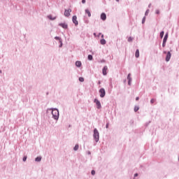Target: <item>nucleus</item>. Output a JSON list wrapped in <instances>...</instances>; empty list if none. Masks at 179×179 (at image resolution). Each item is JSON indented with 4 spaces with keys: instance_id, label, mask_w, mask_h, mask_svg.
Masks as SVG:
<instances>
[{
    "instance_id": "obj_1",
    "label": "nucleus",
    "mask_w": 179,
    "mask_h": 179,
    "mask_svg": "<svg viewBox=\"0 0 179 179\" xmlns=\"http://www.w3.org/2000/svg\"><path fill=\"white\" fill-rule=\"evenodd\" d=\"M48 111H52V118L53 120H55L56 121H58L59 120V110L57 108H48Z\"/></svg>"
},
{
    "instance_id": "obj_2",
    "label": "nucleus",
    "mask_w": 179,
    "mask_h": 179,
    "mask_svg": "<svg viewBox=\"0 0 179 179\" xmlns=\"http://www.w3.org/2000/svg\"><path fill=\"white\" fill-rule=\"evenodd\" d=\"M93 138L94 141L95 142H99L100 141V133L99 132V130H97L96 128L94 129V134H93Z\"/></svg>"
},
{
    "instance_id": "obj_3",
    "label": "nucleus",
    "mask_w": 179,
    "mask_h": 179,
    "mask_svg": "<svg viewBox=\"0 0 179 179\" xmlns=\"http://www.w3.org/2000/svg\"><path fill=\"white\" fill-rule=\"evenodd\" d=\"M164 54H166V58H165V61L166 62H169V61H170L171 58V52H166V51H164Z\"/></svg>"
},
{
    "instance_id": "obj_4",
    "label": "nucleus",
    "mask_w": 179,
    "mask_h": 179,
    "mask_svg": "<svg viewBox=\"0 0 179 179\" xmlns=\"http://www.w3.org/2000/svg\"><path fill=\"white\" fill-rule=\"evenodd\" d=\"M99 94L101 99H103V97H106V90H104V88H101L99 90Z\"/></svg>"
},
{
    "instance_id": "obj_5",
    "label": "nucleus",
    "mask_w": 179,
    "mask_h": 179,
    "mask_svg": "<svg viewBox=\"0 0 179 179\" xmlns=\"http://www.w3.org/2000/svg\"><path fill=\"white\" fill-rule=\"evenodd\" d=\"M94 103H95L96 108H98V110H100V108H101V103H100V101H99V99H95L94 100Z\"/></svg>"
},
{
    "instance_id": "obj_6",
    "label": "nucleus",
    "mask_w": 179,
    "mask_h": 179,
    "mask_svg": "<svg viewBox=\"0 0 179 179\" xmlns=\"http://www.w3.org/2000/svg\"><path fill=\"white\" fill-rule=\"evenodd\" d=\"M71 12H72V9H71V8H69L68 10L65 9L64 10V16L66 17H69V16H71Z\"/></svg>"
},
{
    "instance_id": "obj_7",
    "label": "nucleus",
    "mask_w": 179,
    "mask_h": 179,
    "mask_svg": "<svg viewBox=\"0 0 179 179\" xmlns=\"http://www.w3.org/2000/svg\"><path fill=\"white\" fill-rule=\"evenodd\" d=\"M72 22L75 24V26H78V24H79V22H78V17H76V15L73 16Z\"/></svg>"
},
{
    "instance_id": "obj_8",
    "label": "nucleus",
    "mask_w": 179,
    "mask_h": 179,
    "mask_svg": "<svg viewBox=\"0 0 179 179\" xmlns=\"http://www.w3.org/2000/svg\"><path fill=\"white\" fill-rule=\"evenodd\" d=\"M55 40H57L59 41V43H61V45H59V48H62V47L63 45L62 38H61V37H59V36H55Z\"/></svg>"
},
{
    "instance_id": "obj_9",
    "label": "nucleus",
    "mask_w": 179,
    "mask_h": 179,
    "mask_svg": "<svg viewBox=\"0 0 179 179\" xmlns=\"http://www.w3.org/2000/svg\"><path fill=\"white\" fill-rule=\"evenodd\" d=\"M107 71H108V67L107 66H104L102 69V73L103 76H106V75H107Z\"/></svg>"
},
{
    "instance_id": "obj_10",
    "label": "nucleus",
    "mask_w": 179,
    "mask_h": 179,
    "mask_svg": "<svg viewBox=\"0 0 179 179\" xmlns=\"http://www.w3.org/2000/svg\"><path fill=\"white\" fill-rule=\"evenodd\" d=\"M59 26H60V27H62V29H64V30H66V29H68V24L64 22V23H59Z\"/></svg>"
},
{
    "instance_id": "obj_11",
    "label": "nucleus",
    "mask_w": 179,
    "mask_h": 179,
    "mask_svg": "<svg viewBox=\"0 0 179 179\" xmlns=\"http://www.w3.org/2000/svg\"><path fill=\"white\" fill-rule=\"evenodd\" d=\"M127 80H128V85H129V86H131V83L132 82V78H131V73H129L127 75Z\"/></svg>"
},
{
    "instance_id": "obj_12",
    "label": "nucleus",
    "mask_w": 179,
    "mask_h": 179,
    "mask_svg": "<svg viewBox=\"0 0 179 179\" xmlns=\"http://www.w3.org/2000/svg\"><path fill=\"white\" fill-rule=\"evenodd\" d=\"M101 20H106L107 19V15H106V13H102L101 14Z\"/></svg>"
},
{
    "instance_id": "obj_13",
    "label": "nucleus",
    "mask_w": 179,
    "mask_h": 179,
    "mask_svg": "<svg viewBox=\"0 0 179 179\" xmlns=\"http://www.w3.org/2000/svg\"><path fill=\"white\" fill-rule=\"evenodd\" d=\"M76 66H77V68H80V66H82V62L76 61Z\"/></svg>"
},
{
    "instance_id": "obj_14",
    "label": "nucleus",
    "mask_w": 179,
    "mask_h": 179,
    "mask_svg": "<svg viewBox=\"0 0 179 179\" xmlns=\"http://www.w3.org/2000/svg\"><path fill=\"white\" fill-rule=\"evenodd\" d=\"M167 38H169V33H166V34L164 35L163 41L165 42V43H167Z\"/></svg>"
},
{
    "instance_id": "obj_15",
    "label": "nucleus",
    "mask_w": 179,
    "mask_h": 179,
    "mask_svg": "<svg viewBox=\"0 0 179 179\" xmlns=\"http://www.w3.org/2000/svg\"><path fill=\"white\" fill-rule=\"evenodd\" d=\"M85 13L88 15V17H90V16H92V13H90V10H89V9H85Z\"/></svg>"
},
{
    "instance_id": "obj_16",
    "label": "nucleus",
    "mask_w": 179,
    "mask_h": 179,
    "mask_svg": "<svg viewBox=\"0 0 179 179\" xmlns=\"http://www.w3.org/2000/svg\"><path fill=\"white\" fill-rule=\"evenodd\" d=\"M100 43H101V44L102 45H106V43H107V41H106V39L102 38V39H101Z\"/></svg>"
},
{
    "instance_id": "obj_17",
    "label": "nucleus",
    "mask_w": 179,
    "mask_h": 179,
    "mask_svg": "<svg viewBox=\"0 0 179 179\" xmlns=\"http://www.w3.org/2000/svg\"><path fill=\"white\" fill-rule=\"evenodd\" d=\"M48 17L50 19V20H55L57 19V17H53L51 15H48Z\"/></svg>"
},
{
    "instance_id": "obj_18",
    "label": "nucleus",
    "mask_w": 179,
    "mask_h": 179,
    "mask_svg": "<svg viewBox=\"0 0 179 179\" xmlns=\"http://www.w3.org/2000/svg\"><path fill=\"white\" fill-rule=\"evenodd\" d=\"M136 58H139V49H137L135 52Z\"/></svg>"
},
{
    "instance_id": "obj_19",
    "label": "nucleus",
    "mask_w": 179,
    "mask_h": 179,
    "mask_svg": "<svg viewBox=\"0 0 179 179\" xmlns=\"http://www.w3.org/2000/svg\"><path fill=\"white\" fill-rule=\"evenodd\" d=\"M87 59H88L89 61H92V60H93V55H88V56H87Z\"/></svg>"
},
{
    "instance_id": "obj_20",
    "label": "nucleus",
    "mask_w": 179,
    "mask_h": 179,
    "mask_svg": "<svg viewBox=\"0 0 179 179\" xmlns=\"http://www.w3.org/2000/svg\"><path fill=\"white\" fill-rule=\"evenodd\" d=\"M159 36L161 38H163L164 37V31H161Z\"/></svg>"
},
{
    "instance_id": "obj_21",
    "label": "nucleus",
    "mask_w": 179,
    "mask_h": 179,
    "mask_svg": "<svg viewBox=\"0 0 179 179\" xmlns=\"http://www.w3.org/2000/svg\"><path fill=\"white\" fill-rule=\"evenodd\" d=\"M41 157H37L36 158H35V162H41Z\"/></svg>"
},
{
    "instance_id": "obj_22",
    "label": "nucleus",
    "mask_w": 179,
    "mask_h": 179,
    "mask_svg": "<svg viewBox=\"0 0 179 179\" xmlns=\"http://www.w3.org/2000/svg\"><path fill=\"white\" fill-rule=\"evenodd\" d=\"M79 150V145L76 144L73 148V150Z\"/></svg>"
},
{
    "instance_id": "obj_23",
    "label": "nucleus",
    "mask_w": 179,
    "mask_h": 179,
    "mask_svg": "<svg viewBox=\"0 0 179 179\" xmlns=\"http://www.w3.org/2000/svg\"><path fill=\"white\" fill-rule=\"evenodd\" d=\"M134 41V38H132V37H129L128 38V39H127V41L129 42V43H131V41Z\"/></svg>"
},
{
    "instance_id": "obj_24",
    "label": "nucleus",
    "mask_w": 179,
    "mask_h": 179,
    "mask_svg": "<svg viewBox=\"0 0 179 179\" xmlns=\"http://www.w3.org/2000/svg\"><path fill=\"white\" fill-rule=\"evenodd\" d=\"M145 22H146V16H144L142 19V24H145Z\"/></svg>"
},
{
    "instance_id": "obj_25",
    "label": "nucleus",
    "mask_w": 179,
    "mask_h": 179,
    "mask_svg": "<svg viewBox=\"0 0 179 179\" xmlns=\"http://www.w3.org/2000/svg\"><path fill=\"white\" fill-rule=\"evenodd\" d=\"M78 80H79V82H85V78H83V77H80L78 78Z\"/></svg>"
},
{
    "instance_id": "obj_26",
    "label": "nucleus",
    "mask_w": 179,
    "mask_h": 179,
    "mask_svg": "<svg viewBox=\"0 0 179 179\" xmlns=\"http://www.w3.org/2000/svg\"><path fill=\"white\" fill-rule=\"evenodd\" d=\"M139 110V106H135L134 107V112L136 113Z\"/></svg>"
},
{
    "instance_id": "obj_27",
    "label": "nucleus",
    "mask_w": 179,
    "mask_h": 179,
    "mask_svg": "<svg viewBox=\"0 0 179 179\" xmlns=\"http://www.w3.org/2000/svg\"><path fill=\"white\" fill-rule=\"evenodd\" d=\"M149 9L146 10L145 13V16H148L149 15Z\"/></svg>"
},
{
    "instance_id": "obj_28",
    "label": "nucleus",
    "mask_w": 179,
    "mask_h": 179,
    "mask_svg": "<svg viewBox=\"0 0 179 179\" xmlns=\"http://www.w3.org/2000/svg\"><path fill=\"white\" fill-rule=\"evenodd\" d=\"M91 174H92V176H94V175L96 174V171L92 170V171H91Z\"/></svg>"
},
{
    "instance_id": "obj_29",
    "label": "nucleus",
    "mask_w": 179,
    "mask_h": 179,
    "mask_svg": "<svg viewBox=\"0 0 179 179\" xmlns=\"http://www.w3.org/2000/svg\"><path fill=\"white\" fill-rule=\"evenodd\" d=\"M26 160H27V156H24V157L22 158V162H26Z\"/></svg>"
},
{
    "instance_id": "obj_30",
    "label": "nucleus",
    "mask_w": 179,
    "mask_h": 179,
    "mask_svg": "<svg viewBox=\"0 0 179 179\" xmlns=\"http://www.w3.org/2000/svg\"><path fill=\"white\" fill-rule=\"evenodd\" d=\"M155 13H156L157 15H160V10H155Z\"/></svg>"
},
{
    "instance_id": "obj_31",
    "label": "nucleus",
    "mask_w": 179,
    "mask_h": 179,
    "mask_svg": "<svg viewBox=\"0 0 179 179\" xmlns=\"http://www.w3.org/2000/svg\"><path fill=\"white\" fill-rule=\"evenodd\" d=\"M155 99H152L150 100V103H151V104H153V103H155Z\"/></svg>"
},
{
    "instance_id": "obj_32",
    "label": "nucleus",
    "mask_w": 179,
    "mask_h": 179,
    "mask_svg": "<svg viewBox=\"0 0 179 179\" xmlns=\"http://www.w3.org/2000/svg\"><path fill=\"white\" fill-rule=\"evenodd\" d=\"M167 42H164V41H163V43H162V47H166V43Z\"/></svg>"
},
{
    "instance_id": "obj_33",
    "label": "nucleus",
    "mask_w": 179,
    "mask_h": 179,
    "mask_svg": "<svg viewBox=\"0 0 179 179\" xmlns=\"http://www.w3.org/2000/svg\"><path fill=\"white\" fill-rule=\"evenodd\" d=\"M108 125H109V123H106V128L108 129Z\"/></svg>"
},
{
    "instance_id": "obj_34",
    "label": "nucleus",
    "mask_w": 179,
    "mask_h": 179,
    "mask_svg": "<svg viewBox=\"0 0 179 179\" xmlns=\"http://www.w3.org/2000/svg\"><path fill=\"white\" fill-rule=\"evenodd\" d=\"M82 3H86V0H82Z\"/></svg>"
},
{
    "instance_id": "obj_35",
    "label": "nucleus",
    "mask_w": 179,
    "mask_h": 179,
    "mask_svg": "<svg viewBox=\"0 0 179 179\" xmlns=\"http://www.w3.org/2000/svg\"><path fill=\"white\" fill-rule=\"evenodd\" d=\"M138 173H135V174H134V178H136V177H138Z\"/></svg>"
},
{
    "instance_id": "obj_36",
    "label": "nucleus",
    "mask_w": 179,
    "mask_h": 179,
    "mask_svg": "<svg viewBox=\"0 0 179 179\" xmlns=\"http://www.w3.org/2000/svg\"><path fill=\"white\" fill-rule=\"evenodd\" d=\"M139 100V96L136 97V101H138Z\"/></svg>"
},
{
    "instance_id": "obj_37",
    "label": "nucleus",
    "mask_w": 179,
    "mask_h": 179,
    "mask_svg": "<svg viewBox=\"0 0 179 179\" xmlns=\"http://www.w3.org/2000/svg\"><path fill=\"white\" fill-rule=\"evenodd\" d=\"M87 155H92V152L90 151H88Z\"/></svg>"
},
{
    "instance_id": "obj_38",
    "label": "nucleus",
    "mask_w": 179,
    "mask_h": 179,
    "mask_svg": "<svg viewBox=\"0 0 179 179\" xmlns=\"http://www.w3.org/2000/svg\"><path fill=\"white\" fill-rule=\"evenodd\" d=\"M150 6H152V3H150V4L148 5V8H150Z\"/></svg>"
},
{
    "instance_id": "obj_39",
    "label": "nucleus",
    "mask_w": 179,
    "mask_h": 179,
    "mask_svg": "<svg viewBox=\"0 0 179 179\" xmlns=\"http://www.w3.org/2000/svg\"><path fill=\"white\" fill-rule=\"evenodd\" d=\"M149 124H150V122H149L148 123H146V127H148V125H149Z\"/></svg>"
},
{
    "instance_id": "obj_40",
    "label": "nucleus",
    "mask_w": 179,
    "mask_h": 179,
    "mask_svg": "<svg viewBox=\"0 0 179 179\" xmlns=\"http://www.w3.org/2000/svg\"><path fill=\"white\" fill-rule=\"evenodd\" d=\"M101 38H104V35L103 34L101 35Z\"/></svg>"
},
{
    "instance_id": "obj_41",
    "label": "nucleus",
    "mask_w": 179,
    "mask_h": 179,
    "mask_svg": "<svg viewBox=\"0 0 179 179\" xmlns=\"http://www.w3.org/2000/svg\"><path fill=\"white\" fill-rule=\"evenodd\" d=\"M85 23H87V24L89 23V20H86Z\"/></svg>"
},
{
    "instance_id": "obj_42",
    "label": "nucleus",
    "mask_w": 179,
    "mask_h": 179,
    "mask_svg": "<svg viewBox=\"0 0 179 179\" xmlns=\"http://www.w3.org/2000/svg\"><path fill=\"white\" fill-rule=\"evenodd\" d=\"M116 1V2H120V0H115Z\"/></svg>"
},
{
    "instance_id": "obj_43",
    "label": "nucleus",
    "mask_w": 179,
    "mask_h": 179,
    "mask_svg": "<svg viewBox=\"0 0 179 179\" xmlns=\"http://www.w3.org/2000/svg\"><path fill=\"white\" fill-rule=\"evenodd\" d=\"M0 73H2V70H0Z\"/></svg>"
},
{
    "instance_id": "obj_44",
    "label": "nucleus",
    "mask_w": 179,
    "mask_h": 179,
    "mask_svg": "<svg viewBox=\"0 0 179 179\" xmlns=\"http://www.w3.org/2000/svg\"><path fill=\"white\" fill-rule=\"evenodd\" d=\"M94 36H96V33H94Z\"/></svg>"
},
{
    "instance_id": "obj_45",
    "label": "nucleus",
    "mask_w": 179,
    "mask_h": 179,
    "mask_svg": "<svg viewBox=\"0 0 179 179\" xmlns=\"http://www.w3.org/2000/svg\"><path fill=\"white\" fill-rule=\"evenodd\" d=\"M100 83H101L100 81H99V85H100Z\"/></svg>"
},
{
    "instance_id": "obj_46",
    "label": "nucleus",
    "mask_w": 179,
    "mask_h": 179,
    "mask_svg": "<svg viewBox=\"0 0 179 179\" xmlns=\"http://www.w3.org/2000/svg\"><path fill=\"white\" fill-rule=\"evenodd\" d=\"M124 82H127V80H124Z\"/></svg>"
},
{
    "instance_id": "obj_47",
    "label": "nucleus",
    "mask_w": 179,
    "mask_h": 179,
    "mask_svg": "<svg viewBox=\"0 0 179 179\" xmlns=\"http://www.w3.org/2000/svg\"><path fill=\"white\" fill-rule=\"evenodd\" d=\"M59 44H60L59 45H61V43H59Z\"/></svg>"
},
{
    "instance_id": "obj_48",
    "label": "nucleus",
    "mask_w": 179,
    "mask_h": 179,
    "mask_svg": "<svg viewBox=\"0 0 179 179\" xmlns=\"http://www.w3.org/2000/svg\"><path fill=\"white\" fill-rule=\"evenodd\" d=\"M178 160H179V157H178Z\"/></svg>"
}]
</instances>
